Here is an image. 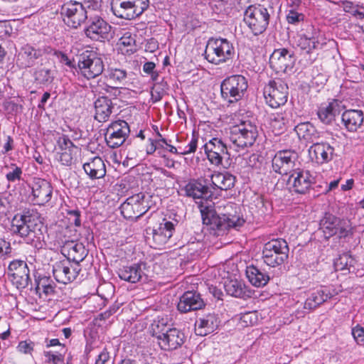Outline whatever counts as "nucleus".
I'll return each mask as SVG.
<instances>
[{
    "instance_id": "obj_3",
    "label": "nucleus",
    "mask_w": 364,
    "mask_h": 364,
    "mask_svg": "<svg viewBox=\"0 0 364 364\" xmlns=\"http://www.w3.org/2000/svg\"><path fill=\"white\" fill-rule=\"evenodd\" d=\"M98 6L96 0H84L82 2L69 1L60 6V14L68 26L77 28L85 22L91 13L95 11Z\"/></svg>"
},
{
    "instance_id": "obj_54",
    "label": "nucleus",
    "mask_w": 364,
    "mask_h": 364,
    "mask_svg": "<svg viewBox=\"0 0 364 364\" xmlns=\"http://www.w3.org/2000/svg\"><path fill=\"white\" fill-rule=\"evenodd\" d=\"M198 145V138L193 135V137L191 141L188 144V145L184 148L182 151H180L181 155H186L191 153H194L196 151Z\"/></svg>"
},
{
    "instance_id": "obj_42",
    "label": "nucleus",
    "mask_w": 364,
    "mask_h": 364,
    "mask_svg": "<svg viewBox=\"0 0 364 364\" xmlns=\"http://www.w3.org/2000/svg\"><path fill=\"white\" fill-rule=\"evenodd\" d=\"M33 77L37 84L48 86L55 79V70L44 67L38 68L35 70Z\"/></svg>"
},
{
    "instance_id": "obj_4",
    "label": "nucleus",
    "mask_w": 364,
    "mask_h": 364,
    "mask_svg": "<svg viewBox=\"0 0 364 364\" xmlns=\"http://www.w3.org/2000/svg\"><path fill=\"white\" fill-rule=\"evenodd\" d=\"M272 8H267L262 4L249 6L244 12V22L254 36L263 33L269 24Z\"/></svg>"
},
{
    "instance_id": "obj_60",
    "label": "nucleus",
    "mask_w": 364,
    "mask_h": 364,
    "mask_svg": "<svg viewBox=\"0 0 364 364\" xmlns=\"http://www.w3.org/2000/svg\"><path fill=\"white\" fill-rule=\"evenodd\" d=\"M110 359L109 353L107 348H103L101 353L97 355L95 364H107Z\"/></svg>"
},
{
    "instance_id": "obj_49",
    "label": "nucleus",
    "mask_w": 364,
    "mask_h": 364,
    "mask_svg": "<svg viewBox=\"0 0 364 364\" xmlns=\"http://www.w3.org/2000/svg\"><path fill=\"white\" fill-rule=\"evenodd\" d=\"M58 146L62 151H73L77 147L74 145L73 142L69 139L68 136L63 135L58 139Z\"/></svg>"
},
{
    "instance_id": "obj_19",
    "label": "nucleus",
    "mask_w": 364,
    "mask_h": 364,
    "mask_svg": "<svg viewBox=\"0 0 364 364\" xmlns=\"http://www.w3.org/2000/svg\"><path fill=\"white\" fill-rule=\"evenodd\" d=\"M30 187L33 197L32 200L35 204L43 205L51 200L53 187L48 181L34 178Z\"/></svg>"
},
{
    "instance_id": "obj_61",
    "label": "nucleus",
    "mask_w": 364,
    "mask_h": 364,
    "mask_svg": "<svg viewBox=\"0 0 364 364\" xmlns=\"http://www.w3.org/2000/svg\"><path fill=\"white\" fill-rule=\"evenodd\" d=\"M45 356L47 358L48 363H53L55 360H64L65 355L62 353H55L52 351L44 352Z\"/></svg>"
},
{
    "instance_id": "obj_6",
    "label": "nucleus",
    "mask_w": 364,
    "mask_h": 364,
    "mask_svg": "<svg viewBox=\"0 0 364 364\" xmlns=\"http://www.w3.org/2000/svg\"><path fill=\"white\" fill-rule=\"evenodd\" d=\"M153 196L148 193H139L129 197L120 206L123 217L129 220H136L151 207Z\"/></svg>"
},
{
    "instance_id": "obj_48",
    "label": "nucleus",
    "mask_w": 364,
    "mask_h": 364,
    "mask_svg": "<svg viewBox=\"0 0 364 364\" xmlns=\"http://www.w3.org/2000/svg\"><path fill=\"white\" fill-rule=\"evenodd\" d=\"M22 173L21 168L16 164H11L9 172L6 174V178L9 182H15L16 181L21 180Z\"/></svg>"
},
{
    "instance_id": "obj_40",
    "label": "nucleus",
    "mask_w": 364,
    "mask_h": 364,
    "mask_svg": "<svg viewBox=\"0 0 364 364\" xmlns=\"http://www.w3.org/2000/svg\"><path fill=\"white\" fill-rule=\"evenodd\" d=\"M19 55L24 60V63H23L24 66L30 68L34 65L36 60L42 56L43 52L41 50L27 44L21 48Z\"/></svg>"
},
{
    "instance_id": "obj_46",
    "label": "nucleus",
    "mask_w": 364,
    "mask_h": 364,
    "mask_svg": "<svg viewBox=\"0 0 364 364\" xmlns=\"http://www.w3.org/2000/svg\"><path fill=\"white\" fill-rule=\"evenodd\" d=\"M171 328L164 319L162 318L154 321L150 327V332L159 342Z\"/></svg>"
},
{
    "instance_id": "obj_28",
    "label": "nucleus",
    "mask_w": 364,
    "mask_h": 364,
    "mask_svg": "<svg viewBox=\"0 0 364 364\" xmlns=\"http://www.w3.org/2000/svg\"><path fill=\"white\" fill-rule=\"evenodd\" d=\"M363 122L364 114L360 109H347L341 115V122L344 128L350 132H357L363 125Z\"/></svg>"
},
{
    "instance_id": "obj_13",
    "label": "nucleus",
    "mask_w": 364,
    "mask_h": 364,
    "mask_svg": "<svg viewBox=\"0 0 364 364\" xmlns=\"http://www.w3.org/2000/svg\"><path fill=\"white\" fill-rule=\"evenodd\" d=\"M288 85L282 79L269 80L264 88V95L267 103L272 108L284 105L288 99Z\"/></svg>"
},
{
    "instance_id": "obj_12",
    "label": "nucleus",
    "mask_w": 364,
    "mask_h": 364,
    "mask_svg": "<svg viewBox=\"0 0 364 364\" xmlns=\"http://www.w3.org/2000/svg\"><path fill=\"white\" fill-rule=\"evenodd\" d=\"M177 220L169 221L164 218L157 227L146 229V240L151 247L155 249H161L168 242L175 231Z\"/></svg>"
},
{
    "instance_id": "obj_63",
    "label": "nucleus",
    "mask_w": 364,
    "mask_h": 364,
    "mask_svg": "<svg viewBox=\"0 0 364 364\" xmlns=\"http://www.w3.org/2000/svg\"><path fill=\"white\" fill-rule=\"evenodd\" d=\"M10 248V243L4 239L0 238V255L9 253Z\"/></svg>"
},
{
    "instance_id": "obj_27",
    "label": "nucleus",
    "mask_w": 364,
    "mask_h": 364,
    "mask_svg": "<svg viewBox=\"0 0 364 364\" xmlns=\"http://www.w3.org/2000/svg\"><path fill=\"white\" fill-rule=\"evenodd\" d=\"M333 296V293L328 287L321 286L310 293L309 297L305 301L304 309L309 310L315 309Z\"/></svg>"
},
{
    "instance_id": "obj_10",
    "label": "nucleus",
    "mask_w": 364,
    "mask_h": 364,
    "mask_svg": "<svg viewBox=\"0 0 364 364\" xmlns=\"http://www.w3.org/2000/svg\"><path fill=\"white\" fill-rule=\"evenodd\" d=\"M104 70L103 60L95 52L85 50L77 57V72L87 80L100 76Z\"/></svg>"
},
{
    "instance_id": "obj_47",
    "label": "nucleus",
    "mask_w": 364,
    "mask_h": 364,
    "mask_svg": "<svg viewBox=\"0 0 364 364\" xmlns=\"http://www.w3.org/2000/svg\"><path fill=\"white\" fill-rule=\"evenodd\" d=\"M286 18L289 23L296 25L304 21L305 16L301 12H299L296 11L295 9H292L288 11Z\"/></svg>"
},
{
    "instance_id": "obj_33",
    "label": "nucleus",
    "mask_w": 364,
    "mask_h": 364,
    "mask_svg": "<svg viewBox=\"0 0 364 364\" xmlns=\"http://www.w3.org/2000/svg\"><path fill=\"white\" fill-rule=\"evenodd\" d=\"M223 287L226 293L233 297L243 299L251 297L252 291L240 280L227 279L225 281Z\"/></svg>"
},
{
    "instance_id": "obj_31",
    "label": "nucleus",
    "mask_w": 364,
    "mask_h": 364,
    "mask_svg": "<svg viewBox=\"0 0 364 364\" xmlns=\"http://www.w3.org/2000/svg\"><path fill=\"white\" fill-rule=\"evenodd\" d=\"M184 334L176 328H171L159 342L161 348L166 350L177 349L184 343Z\"/></svg>"
},
{
    "instance_id": "obj_58",
    "label": "nucleus",
    "mask_w": 364,
    "mask_h": 364,
    "mask_svg": "<svg viewBox=\"0 0 364 364\" xmlns=\"http://www.w3.org/2000/svg\"><path fill=\"white\" fill-rule=\"evenodd\" d=\"M17 349L19 352L25 354L31 353L33 350V343L27 341H21L17 346Z\"/></svg>"
},
{
    "instance_id": "obj_36",
    "label": "nucleus",
    "mask_w": 364,
    "mask_h": 364,
    "mask_svg": "<svg viewBox=\"0 0 364 364\" xmlns=\"http://www.w3.org/2000/svg\"><path fill=\"white\" fill-rule=\"evenodd\" d=\"M236 178L228 172H215L211 176V183L214 189L228 191L235 186Z\"/></svg>"
},
{
    "instance_id": "obj_2",
    "label": "nucleus",
    "mask_w": 364,
    "mask_h": 364,
    "mask_svg": "<svg viewBox=\"0 0 364 364\" xmlns=\"http://www.w3.org/2000/svg\"><path fill=\"white\" fill-rule=\"evenodd\" d=\"M16 224H13L14 232L23 238L27 244L37 250L42 249L46 245L43 234V225L36 214L30 210L17 214L14 218Z\"/></svg>"
},
{
    "instance_id": "obj_14",
    "label": "nucleus",
    "mask_w": 364,
    "mask_h": 364,
    "mask_svg": "<svg viewBox=\"0 0 364 364\" xmlns=\"http://www.w3.org/2000/svg\"><path fill=\"white\" fill-rule=\"evenodd\" d=\"M112 26L101 16L91 13L84 29L85 36L92 41H104L112 38Z\"/></svg>"
},
{
    "instance_id": "obj_45",
    "label": "nucleus",
    "mask_w": 364,
    "mask_h": 364,
    "mask_svg": "<svg viewBox=\"0 0 364 364\" xmlns=\"http://www.w3.org/2000/svg\"><path fill=\"white\" fill-rule=\"evenodd\" d=\"M19 271L16 273H11V281L15 284L18 289H23L28 286L31 282V278L29 276V269L28 266L26 267L20 268Z\"/></svg>"
},
{
    "instance_id": "obj_55",
    "label": "nucleus",
    "mask_w": 364,
    "mask_h": 364,
    "mask_svg": "<svg viewBox=\"0 0 364 364\" xmlns=\"http://www.w3.org/2000/svg\"><path fill=\"white\" fill-rule=\"evenodd\" d=\"M27 266V264L21 260H14L12 261L9 265V277L11 276V273H16L18 272L20 269V268L22 267L24 268Z\"/></svg>"
},
{
    "instance_id": "obj_5",
    "label": "nucleus",
    "mask_w": 364,
    "mask_h": 364,
    "mask_svg": "<svg viewBox=\"0 0 364 364\" xmlns=\"http://www.w3.org/2000/svg\"><path fill=\"white\" fill-rule=\"evenodd\" d=\"M320 229L326 239L337 235L338 238H346L353 235V228L350 221L346 218H338L331 213H326L320 220Z\"/></svg>"
},
{
    "instance_id": "obj_56",
    "label": "nucleus",
    "mask_w": 364,
    "mask_h": 364,
    "mask_svg": "<svg viewBox=\"0 0 364 364\" xmlns=\"http://www.w3.org/2000/svg\"><path fill=\"white\" fill-rule=\"evenodd\" d=\"M165 95L164 88H159V85H154L151 92V100L154 103L159 102Z\"/></svg>"
},
{
    "instance_id": "obj_62",
    "label": "nucleus",
    "mask_w": 364,
    "mask_h": 364,
    "mask_svg": "<svg viewBox=\"0 0 364 364\" xmlns=\"http://www.w3.org/2000/svg\"><path fill=\"white\" fill-rule=\"evenodd\" d=\"M14 149V139L11 136H7L6 142L4 144L1 153L3 154H7Z\"/></svg>"
},
{
    "instance_id": "obj_7",
    "label": "nucleus",
    "mask_w": 364,
    "mask_h": 364,
    "mask_svg": "<svg viewBox=\"0 0 364 364\" xmlns=\"http://www.w3.org/2000/svg\"><path fill=\"white\" fill-rule=\"evenodd\" d=\"M289 252V248L284 239H272L264 245L262 258L268 266L275 267L284 264L288 259Z\"/></svg>"
},
{
    "instance_id": "obj_53",
    "label": "nucleus",
    "mask_w": 364,
    "mask_h": 364,
    "mask_svg": "<svg viewBox=\"0 0 364 364\" xmlns=\"http://www.w3.org/2000/svg\"><path fill=\"white\" fill-rule=\"evenodd\" d=\"M68 215L71 225L74 224L76 227L81 225L80 211L78 209L68 210Z\"/></svg>"
},
{
    "instance_id": "obj_41",
    "label": "nucleus",
    "mask_w": 364,
    "mask_h": 364,
    "mask_svg": "<svg viewBox=\"0 0 364 364\" xmlns=\"http://www.w3.org/2000/svg\"><path fill=\"white\" fill-rule=\"evenodd\" d=\"M218 40L217 38H210L207 42L204 57L209 62L214 65H220L219 63Z\"/></svg>"
},
{
    "instance_id": "obj_21",
    "label": "nucleus",
    "mask_w": 364,
    "mask_h": 364,
    "mask_svg": "<svg viewBox=\"0 0 364 364\" xmlns=\"http://www.w3.org/2000/svg\"><path fill=\"white\" fill-rule=\"evenodd\" d=\"M335 149L327 141H316L309 149V155L318 164H327L332 161Z\"/></svg>"
},
{
    "instance_id": "obj_32",
    "label": "nucleus",
    "mask_w": 364,
    "mask_h": 364,
    "mask_svg": "<svg viewBox=\"0 0 364 364\" xmlns=\"http://www.w3.org/2000/svg\"><path fill=\"white\" fill-rule=\"evenodd\" d=\"M185 195L193 199L208 198L212 196L210 188L198 180L190 181L182 189Z\"/></svg>"
},
{
    "instance_id": "obj_52",
    "label": "nucleus",
    "mask_w": 364,
    "mask_h": 364,
    "mask_svg": "<svg viewBox=\"0 0 364 364\" xmlns=\"http://www.w3.org/2000/svg\"><path fill=\"white\" fill-rule=\"evenodd\" d=\"M54 55L59 59V60L61 63L66 65L67 66H68L70 68H75L77 70V66L76 67L75 64L74 63V61L71 60L68 58L67 54H65V53H63L62 51L56 50V51H55Z\"/></svg>"
},
{
    "instance_id": "obj_24",
    "label": "nucleus",
    "mask_w": 364,
    "mask_h": 364,
    "mask_svg": "<svg viewBox=\"0 0 364 364\" xmlns=\"http://www.w3.org/2000/svg\"><path fill=\"white\" fill-rule=\"evenodd\" d=\"M314 178L309 171H294L288 180L291 188L296 193L305 194L311 188Z\"/></svg>"
},
{
    "instance_id": "obj_16",
    "label": "nucleus",
    "mask_w": 364,
    "mask_h": 364,
    "mask_svg": "<svg viewBox=\"0 0 364 364\" xmlns=\"http://www.w3.org/2000/svg\"><path fill=\"white\" fill-rule=\"evenodd\" d=\"M80 271V264L75 263L67 258L56 262L53 265L54 278L58 282L65 284L73 282Z\"/></svg>"
},
{
    "instance_id": "obj_43",
    "label": "nucleus",
    "mask_w": 364,
    "mask_h": 364,
    "mask_svg": "<svg viewBox=\"0 0 364 364\" xmlns=\"http://www.w3.org/2000/svg\"><path fill=\"white\" fill-rule=\"evenodd\" d=\"M355 259L348 252L343 253L334 260L333 265L336 271L347 270L353 272L355 270Z\"/></svg>"
},
{
    "instance_id": "obj_44",
    "label": "nucleus",
    "mask_w": 364,
    "mask_h": 364,
    "mask_svg": "<svg viewBox=\"0 0 364 364\" xmlns=\"http://www.w3.org/2000/svg\"><path fill=\"white\" fill-rule=\"evenodd\" d=\"M105 76L114 84L124 85L127 78V72L123 68L109 67L105 71Z\"/></svg>"
},
{
    "instance_id": "obj_59",
    "label": "nucleus",
    "mask_w": 364,
    "mask_h": 364,
    "mask_svg": "<svg viewBox=\"0 0 364 364\" xmlns=\"http://www.w3.org/2000/svg\"><path fill=\"white\" fill-rule=\"evenodd\" d=\"M4 108L9 112L18 113L21 112L23 109V106L14 101H6L4 104Z\"/></svg>"
},
{
    "instance_id": "obj_39",
    "label": "nucleus",
    "mask_w": 364,
    "mask_h": 364,
    "mask_svg": "<svg viewBox=\"0 0 364 364\" xmlns=\"http://www.w3.org/2000/svg\"><path fill=\"white\" fill-rule=\"evenodd\" d=\"M218 40L219 63L220 64L227 63L232 60L235 55L233 44L226 38H217Z\"/></svg>"
},
{
    "instance_id": "obj_15",
    "label": "nucleus",
    "mask_w": 364,
    "mask_h": 364,
    "mask_svg": "<svg viewBox=\"0 0 364 364\" xmlns=\"http://www.w3.org/2000/svg\"><path fill=\"white\" fill-rule=\"evenodd\" d=\"M129 133V126L126 121L119 119L112 122L104 133L107 145L112 149L121 146L125 142Z\"/></svg>"
},
{
    "instance_id": "obj_25",
    "label": "nucleus",
    "mask_w": 364,
    "mask_h": 364,
    "mask_svg": "<svg viewBox=\"0 0 364 364\" xmlns=\"http://www.w3.org/2000/svg\"><path fill=\"white\" fill-rule=\"evenodd\" d=\"M318 34L319 31L317 28L313 26H309V29L305 33L297 36L296 44L301 50H304L306 53H310L313 50L321 48Z\"/></svg>"
},
{
    "instance_id": "obj_1",
    "label": "nucleus",
    "mask_w": 364,
    "mask_h": 364,
    "mask_svg": "<svg viewBox=\"0 0 364 364\" xmlns=\"http://www.w3.org/2000/svg\"><path fill=\"white\" fill-rule=\"evenodd\" d=\"M237 206L232 203H227L223 210L211 205H200L203 224L210 234L220 236L226 234L230 229H237L245 223L242 216L237 213Z\"/></svg>"
},
{
    "instance_id": "obj_57",
    "label": "nucleus",
    "mask_w": 364,
    "mask_h": 364,
    "mask_svg": "<svg viewBox=\"0 0 364 364\" xmlns=\"http://www.w3.org/2000/svg\"><path fill=\"white\" fill-rule=\"evenodd\" d=\"M73 151H65L60 153L59 161L63 165L69 166L73 163Z\"/></svg>"
},
{
    "instance_id": "obj_37",
    "label": "nucleus",
    "mask_w": 364,
    "mask_h": 364,
    "mask_svg": "<svg viewBox=\"0 0 364 364\" xmlns=\"http://www.w3.org/2000/svg\"><path fill=\"white\" fill-rule=\"evenodd\" d=\"M246 276L249 282L256 287H264L270 279L269 274L264 269L254 265L247 267Z\"/></svg>"
},
{
    "instance_id": "obj_17",
    "label": "nucleus",
    "mask_w": 364,
    "mask_h": 364,
    "mask_svg": "<svg viewBox=\"0 0 364 364\" xmlns=\"http://www.w3.org/2000/svg\"><path fill=\"white\" fill-rule=\"evenodd\" d=\"M203 148L208 161L215 166L222 165L223 159H230L228 148L221 139L213 138Z\"/></svg>"
},
{
    "instance_id": "obj_9",
    "label": "nucleus",
    "mask_w": 364,
    "mask_h": 364,
    "mask_svg": "<svg viewBox=\"0 0 364 364\" xmlns=\"http://www.w3.org/2000/svg\"><path fill=\"white\" fill-rule=\"evenodd\" d=\"M149 6V0H112L111 10L117 18L132 20L141 16Z\"/></svg>"
},
{
    "instance_id": "obj_8",
    "label": "nucleus",
    "mask_w": 364,
    "mask_h": 364,
    "mask_svg": "<svg viewBox=\"0 0 364 364\" xmlns=\"http://www.w3.org/2000/svg\"><path fill=\"white\" fill-rule=\"evenodd\" d=\"M257 136V126L250 121H242L230 128L229 138L236 149H243L252 146Z\"/></svg>"
},
{
    "instance_id": "obj_18",
    "label": "nucleus",
    "mask_w": 364,
    "mask_h": 364,
    "mask_svg": "<svg viewBox=\"0 0 364 364\" xmlns=\"http://www.w3.org/2000/svg\"><path fill=\"white\" fill-rule=\"evenodd\" d=\"M59 237L57 242L61 247L62 253L66 258L72 262L80 264L87 256V250L82 243H76L73 240H68L65 236H61L62 232H59Z\"/></svg>"
},
{
    "instance_id": "obj_20",
    "label": "nucleus",
    "mask_w": 364,
    "mask_h": 364,
    "mask_svg": "<svg viewBox=\"0 0 364 364\" xmlns=\"http://www.w3.org/2000/svg\"><path fill=\"white\" fill-rule=\"evenodd\" d=\"M297 154L291 150L278 151L272 161V167L274 172L286 175L294 166Z\"/></svg>"
},
{
    "instance_id": "obj_51",
    "label": "nucleus",
    "mask_w": 364,
    "mask_h": 364,
    "mask_svg": "<svg viewBox=\"0 0 364 364\" xmlns=\"http://www.w3.org/2000/svg\"><path fill=\"white\" fill-rule=\"evenodd\" d=\"M352 335L356 343L358 345L364 344V328L357 325L352 328Z\"/></svg>"
},
{
    "instance_id": "obj_30",
    "label": "nucleus",
    "mask_w": 364,
    "mask_h": 364,
    "mask_svg": "<svg viewBox=\"0 0 364 364\" xmlns=\"http://www.w3.org/2000/svg\"><path fill=\"white\" fill-rule=\"evenodd\" d=\"M83 169L88 177L92 179H100L106 175V166L100 156H95L83 164Z\"/></svg>"
},
{
    "instance_id": "obj_29",
    "label": "nucleus",
    "mask_w": 364,
    "mask_h": 364,
    "mask_svg": "<svg viewBox=\"0 0 364 364\" xmlns=\"http://www.w3.org/2000/svg\"><path fill=\"white\" fill-rule=\"evenodd\" d=\"M146 264L139 262L130 266H124L118 271L119 277L130 283H136L140 281L143 276H145L144 269Z\"/></svg>"
},
{
    "instance_id": "obj_26",
    "label": "nucleus",
    "mask_w": 364,
    "mask_h": 364,
    "mask_svg": "<svg viewBox=\"0 0 364 364\" xmlns=\"http://www.w3.org/2000/svg\"><path fill=\"white\" fill-rule=\"evenodd\" d=\"M340 102L337 100H332L327 103H322L318 108L317 116L320 122L326 125H331L339 114Z\"/></svg>"
},
{
    "instance_id": "obj_35",
    "label": "nucleus",
    "mask_w": 364,
    "mask_h": 364,
    "mask_svg": "<svg viewBox=\"0 0 364 364\" xmlns=\"http://www.w3.org/2000/svg\"><path fill=\"white\" fill-rule=\"evenodd\" d=\"M220 323V320L215 314H209L196 321V331L200 336H206L215 331Z\"/></svg>"
},
{
    "instance_id": "obj_22",
    "label": "nucleus",
    "mask_w": 364,
    "mask_h": 364,
    "mask_svg": "<svg viewBox=\"0 0 364 364\" xmlns=\"http://www.w3.org/2000/svg\"><path fill=\"white\" fill-rule=\"evenodd\" d=\"M294 58L287 48L276 49L271 55L269 63L271 67L279 73H287L294 65Z\"/></svg>"
},
{
    "instance_id": "obj_64",
    "label": "nucleus",
    "mask_w": 364,
    "mask_h": 364,
    "mask_svg": "<svg viewBox=\"0 0 364 364\" xmlns=\"http://www.w3.org/2000/svg\"><path fill=\"white\" fill-rule=\"evenodd\" d=\"M209 291H210V292L213 294V296L215 298H216L218 299H222V296H223V291H221L220 289H218L215 286L211 285L209 287Z\"/></svg>"
},
{
    "instance_id": "obj_50",
    "label": "nucleus",
    "mask_w": 364,
    "mask_h": 364,
    "mask_svg": "<svg viewBox=\"0 0 364 364\" xmlns=\"http://www.w3.org/2000/svg\"><path fill=\"white\" fill-rule=\"evenodd\" d=\"M156 64L153 62H146L143 65V71L149 75L151 80L156 82L159 78V73L156 70Z\"/></svg>"
},
{
    "instance_id": "obj_34",
    "label": "nucleus",
    "mask_w": 364,
    "mask_h": 364,
    "mask_svg": "<svg viewBox=\"0 0 364 364\" xmlns=\"http://www.w3.org/2000/svg\"><path fill=\"white\" fill-rule=\"evenodd\" d=\"M114 105L107 97H100L95 102V119L99 122H107L111 114Z\"/></svg>"
},
{
    "instance_id": "obj_38",
    "label": "nucleus",
    "mask_w": 364,
    "mask_h": 364,
    "mask_svg": "<svg viewBox=\"0 0 364 364\" xmlns=\"http://www.w3.org/2000/svg\"><path fill=\"white\" fill-rule=\"evenodd\" d=\"M295 131L299 139L309 143L314 144L320 137V132L309 122L299 124L296 126Z\"/></svg>"
},
{
    "instance_id": "obj_11",
    "label": "nucleus",
    "mask_w": 364,
    "mask_h": 364,
    "mask_svg": "<svg viewBox=\"0 0 364 364\" xmlns=\"http://www.w3.org/2000/svg\"><path fill=\"white\" fill-rule=\"evenodd\" d=\"M247 87V80L243 75L229 76L221 82V97L230 104L237 102L243 97Z\"/></svg>"
},
{
    "instance_id": "obj_23",
    "label": "nucleus",
    "mask_w": 364,
    "mask_h": 364,
    "mask_svg": "<svg viewBox=\"0 0 364 364\" xmlns=\"http://www.w3.org/2000/svg\"><path fill=\"white\" fill-rule=\"evenodd\" d=\"M205 306V303L199 292L187 291L180 296L177 309L181 313H188L202 309Z\"/></svg>"
}]
</instances>
